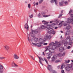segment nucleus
<instances>
[{
  "instance_id": "6",
  "label": "nucleus",
  "mask_w": 73,
  "mask_h": 73,
  "mask_svg": "<svg viewBox=\"0 0 73 73\" xmlns=\"http://www.w3.org/2000/svg\"><path fill=\"white\" fill-rule=\"evenodd\" d=\"M41 13L42 15H43V17H48V16H49V15H45V13H44V12H41Z\"/></svg>"
},
{
  "instance_id": "50",
  "label": "nucleus",
  "mask_w": 73,
  "mask_h": 73,
  "mask_svg": "<svg viewBox=\"0 0 73 73\" xmlns=\"http://www.w3.org/2000/svg\"><path fill=\"white\" fill-rule=\"evenodd\" d=\"M39 62H40V64H41V65H43V64H42V62H41V60H39Z\"/></svg>"
},
{
  "instance_id": "31",
  "label": "nucleus",
  "mask_w": 73,
  "mask_h": 73,
  "mask_svg": "<svg viewBox=\"0 0 73 73\" xmlns=\"http://www.w3.org/2000/svg\"><path fill=\"white\" fill-rule=\"evenodd\" d=\"M69 32V31H67L65 33V35H68Z\"/></svg>"
},
{
  "instance_id": "62",
  "label": "nucleus",
  "mask_w": 73,
  "mask_h": 73,
  "mask_svg": "<svg viewBox=\"0 0 73 73\" xmlns=\"http://www.w3.org/2000/svg\"><path fill=\"white\" fill-rule=\"evenodd\" d=\"M70 62V60H68L67 61V63H69Z\"/></svg>"
},
{
  "instance_id": "56",
  "label": "nucleus",
  "mask_w": 73,
  "mask_h": 73,
  "mask_svg": "<svg viewBox=\"0 0 73 73\" xmlns=\"http://www.w3.org/2000/svg\"><path fill=\"white\" fill-rule=\"evenodd\" d=\"M71 17H73V14L70 15Z\"/></svg>"
},
{
  "instance_id": "33",
  "label": "nucleus",
  "mask_w": 73,
  "mask_h": 73,
  "mask_svg": "<svg viewBox=\"0 0 73 73\" xmlns=\"http://www.w3.org/2000/svg\"><path fill=\"white\" fill-rule=\"evenodd\" d=\"M35 42H37V41H38V38H35Z\"/></svg>"
},
{
  "instance_id": "58",
  "label": "nucleus",
  "mask_w": 73,
  "mask_h": 73,
  "mask_svg": "<svg viewBox=\"0 0 73 73\" xmlns=\"http://www.w3.org/2000/svg\"><path fill=\"white\" fill-rule=\"evenodd\" d=\"M53 23V21H52L50 22V23Z\"/></svg>"
},
{
  "instance_id": "19",
  "label": "nucleus",
  "mask_w": 73,
  "mask_h": 73,
  "mask_svg": "<svg viewBox=\"0 0 73 73\" xmlns=\"http://www.w3.org/2000/svg\"><path fill=\"white\" fill-rule=\"evenodd\" d=\"M71 27L70 26L68 25L66 26V29L67 30H69V29H70Z\"/></svg>"
},
{
  "instance_id": "49",
  "label": "nucleus",
  "mask_w": 73,
  "mask_h": 73,
  "mask_svg": "<svg viewBox=\"0 0 73 73\" xmlns=\"http://www.w3.org/2000/svg\"><path fill=\"white\" fill-rule=\"evenodd\" d=\"M64 21H61V23H59L58 24H59V25H60V24H62V23H64Z\"/></svg>"
},
{
  "instance_id": "46",
  "label": "nucleus",
  "mask_w": 73,
  "mask_h": 73,
  "mask_svg": "<svg viewBox=\"0 0 73 73\" xmlns=\"http://www.w3.org/2000/svg\"><path fill=\"white\" fill-rule=\"evenodd\" d=\"M72 11L73 10H72V9H70L69 12V14H70V13H71L72 12Z\"/></svg>"
},
{
  "instance_id": "7",
  "label": "nucleus",
  "mask_w": 73,
  "mask_h": 73,
  "mask_svg": "<svg viewBox=\"0 0 73 73\" xmlns=\"http://www.w3.org/2000/svg\"><path fill=\"white\" fill-rule=\"evenodd\" d=\"M24 28L26 29H27V31H28V30H29V27L27 23H26L24 26Z\"/></svg>"
},
{
  "instance_id": "52",
  "label": "nucleus",
  "mask_w": 73,
  "mask_h": 73,
  "mask_svg": "<svg viewBox=\"0 0 73 73\" xmlns=\"http://www.w3.org/2000/svg\"><path fill=\"white\" fill-rule=\"evenodd\" d=\"M47 44H48V43H45L43 44V45H46Z\"/></svg>"
},
{
  "instance_id": "21",
  "label": "nucleus",
  "mask_w": 73,
  "mask_h": 73,
  "mask_svg": "<svg viewBox=\"0 0 73 73\" xmlns=\"http://www.w3.org/2000/svg\"><path fill=\"white\" fill-rule=\"evenodd\" d=\"M48 66H49L47 67V68L48 67L49 70H51H51H52V66L50 65H48Z\"/></svg>"
},
{
  "instance_id": "29",
  "label": "nucleus",
  "mask_w": 73,
  "mask_h": 73,
  "mask_svg": "<svg viewBox=\"0 0 73 73\" xmlns=\"http://www.w3.org/2000/svg\"><path fill=\"white\" fill-rule=\"evenodd\" d=\"M39 60H40V61H41V60H42V61H44V60H43V59L41 57H39Z\"/></svg>"
},
{
  "instance_id": "44",
  "label": "nucleus",
  "mask_w": 73,
  "mask_h": 73,
  "mask_svg": "<svg viewBox=\"0 0 73 73\" xmlns=\"http://www.w3.org/2000/svg\"><path fill=\"white\" fill-rule=\"evenodd\" d=\"M64 3L65 5H67L68 4V2L67 1H66Z\"/></svg>"
},
{
  "instance_id": "11",
  "label": "nucleus",
  "mask_w": 73,
  "mask_h": 73,
  "mask_svg": "<svg viewBox=\"0 0 73 73\" xmlns=\"http://www.w3.org/2000/svg\"><path fill=\"white\" fill-rule=\"evenodd\" d=\"M3 66L1 64H0V73H3Z\"/></svg>"
},
{
  "instance_id": "38",
  "label": "nucleus",
  "mask_w": 73,
  "mask_h": 73,
  "mask_svg": "<svg viewBox=\"0 0 73 73\" xmlns=\"http://www.w3.org/2000/svg\"><path fill=\"white\" fill-rule=\"evenodd\" d=\"M43 1H44V0H40V1L39 2V4H41Z\"/></svg>"
},
{
  "instance_id": "34",
  "label": "nucleus",
  "mask_w": 73,
  "mask_h": 73,
  "mask_svg": "<svg viewBox=\"0 0 73 73\" xmlns=\"http://www.w3.org/2000/svg\"><path fill=\"white\" fill-rule=\"evenodd\" d=\"M62 14H60L58 17V18H60V17H62Z\"/></svg>"
},
{
  "instance_id": "4",
  "label": "nucleus",
  "mask_w": 73,
  "mask_h": 73,
  "mask_svg": "<svg viewBox=\"0 0 73 73\" xmlns=\"http://www.w3.org/2000/svg\"><path fill=\"white\" fill-rule=\"evenodd\" d=\"M66 42H68V41H70L68 42L69 44V45H72L73 44V42L72 41H70V36H68L66 39Z\"/></svg>"
},
{
  "instance_id": "13",
  "label": "nucleus",
  "mask_w": 73,
  "mask_h": 73,
  "mask_svg": "<svg viewBox=\"0 0 73 73\" xmlns=\"http://www.w3.org/2000/svg\"><path fill=\"white\" fill-rule=\"evenodd\" d=\"M59 50L60 52H63V50H64V47H60L59 48Z\"/></svg>"
},
{
  "instance_id": "10",
  "label": "nucleus",
  "mask_w": 73,
  "mask_h": 73,
  "mask_svg": "<svg viewBox=\"0 0 73 73\" xmlns=\"http://www.w3.org/2000/svg\"><path fill=\"white\" fill-rule=\"evenodd\" d=\"M32 34L33 35H36L38 33V31L36 30H33L32 31Z\"/></svg>"
},
{
  "instance_id": "36",
  "label": "nucleus",
  "mask_w": 73,
  "mask_h": 73,
  "mask_svg": "<svg viewBox=\"0 0 73 73\" xmlns=\"http://www.w3.org/2000/svg\"><path fill=\"white\" fill-rule=\"evenodd\" d=\"M52 56V53H51V54L49 53V54H48L47 56H48H48H50V57H51V56Z\"/></svg>"
},
{
  "instance_id": "2",
  "label": "nucleus",
  "mask_w": 73,
  "mask_h": 73,
  "mask_svg": "<svg viewBox=\"0 0 73 73\" xmlns=\"http://www.w3.org/2000/svg\"><path fill=\"white\" fill-rule=\"evenodd\" d=\"M51 26L49 25H47L46 28L47 29L48 32L49 34H52L55 35L56 33V31H54L53 29L51 28Z\"/></svg>"
},
{
  "instance_id": "20",
  "label": "nucleus",
  "mask_w": 73,
  "mask_h": 73,
  "mask_svg": "<svg viewBox=\"0 0 73 73\" xmlns=\"http://www.w3.org/2000/svg\"><path fill=\"white\" fill-rule=\"evenodd\" d=\"M66 23H67V24L66 23L64 24V26H66V25H69V23H70V22L69 21L68 22L67 21H66Z\"/></svg>"
},
{
  "instance_id": "43",
  "label": "nucleus",
  "mask_w": 73,
  "mask_h": 73,
  "mask_svg": "<svg viewBox=\"0 0 73 73\" xmlns=\"http://www.w3.org/2000/svg\"><path fill=\"white\" fill-rule=\"evenodd\" d=\"M30 57H31V58H32V59H33V60H35V58H34L31 55H30Z\"/></svg>"
},
{
  "instance_id": "16",
  "label": "nucleus",
  "mask_w": 73,
  "mask_h": 73,
  "mask_svg": "<svg viewBox=\"0 0 73 73\" xmlns=\"http://www.w3.org/2000/svg\"><path fill=\"white\" fill-rule=\"evenodd\" d=\"M51 62H54V61H55V60H56V57L54 56H53V57L51 58Z\"/></svg>"
},
{
  "instance_id": "60",
  "label": "nucleus",
  "mask_w": 73,
  "mask_h": 73,
  "mask_svg": "<svg viewBox=\"0 0 73 73\" xmlns=\"http://www.w3.org/2000/svg\"><path fill=\"white\" fill-rule=\"evenodd\" d=\"M60 66H57V68L58 69H60Z\"/></svg>"
},
{
  "instance_id": "17",
  "label": "nucleus",
  "mask_w": 73,
  "mask_h": 73,
  "mask_svg": "<svg viewBox=\"0 0 73 73\" xmlns=\"http://www.w3.org/2000/svg\"><path fill=\"white\" fill-rule=\"evenodd\" d=\"M64 45L65 46H66L69 45V43L67 42L66 41V42H64Z\"/></svg>"
},
{
  "instance_id": "47",
  "label": "nucleus",
  "mask_w": 73,
  "mask_h": 73,
  "mask_svg": "<svg viewBox=\"0 0 73 73\" xmlns=\"http://www.w3.org/2000/svg\"><path fill=\"white\" fill-rule=\"evenodd\" d=\"M65 54V52H64L62 54V56H64Z\"/></svg>"
},
{
  "instance_id": "54",
  "label": "nucleus",
  "mask_w": 73,
  "mask_h": 73,
  "mask_svg": "<svg viewBox=\"0 0 73 73\" xmlns=\"http://www.w3.org/2000/svg\"><path fill=\"white\" fill-rule=\"evenodd\" d=\"M55 43H54L56 44H58V42L57 41H55Z\"/></svg>"
},
{
  "instance_id": "14",
  "label": "nucleus",
  "mask_w": 73,
  "mask_h": 73,
  "mask_svg": "<svg viewBox=\"0 0 73 73\" xmlns=\"http://www.w3.org/2000/svg\"><path fill=\"white\" fill-rule=\"evenodd\" d=\"M4 47L6 50H8L9 49V47L7 45L5 46Z\"/></svg>"
},
{
  "instance_id": "63",
  "label": "nucleus",
  "mask_w": 73,
  "mask_h": 73,
  "mask_svg": "<svg viewBox=\"0 0 73 73\" xmlns=\"http://www.w3.org/2000/svg\"><path fill=\"white\" fill-rule=\"evenodd\" d=\"M52 25H56V24L55 23H53L52 24Z\"/></svg>"
},
{
  "instance_id": "42",
  "label": "nucleus",
  "mask_w": 73,
  "mask_h": 73,
  "mask_svg": "<svg viewBox=\"0 0 73 73\" xmlns=\"http://www.w3.org/2000/svg\"><path fill=\"white\" fill-rule=\"evenodd\" d=\"M5 57H1V60H3V59H5Z\"/></svg>"
},
{
  "instance_id": "28",
  "label": "nucleus",
  "mask_w": 73,
  "mask_h": 73,
  "mask_svg": "<svg viewBox=\"0 0 73 73\" xmlns=\"http://www.w3.org/2000/svg\"><path fill=\"white\" fill-rule=\"evenodd\" d=\"M57 56H58V57H61L62 56V54L61 53H59L58 54H57Z\"/></svg>"
},
{
  "instance_id": "30",
  "label": "nucleus",
  "mask_w": 73,
  "mask_h": 73,
  "mask_svg": "<svg viewBox=\"0 0 73 73\" xmlns=\"http://www.w3.org/2000/svg\"><path fill=\"white\" fill-rule=\"evenodd\" d=\"M59 5L60 6H63V3H62V2H60L59 3Z\"/></svg>"
},
{
  "instance_id": "5",
  "label": "nucleus",
  "mask_w": 73,
  "mask_h": 73,
  "mask_svg": "<svg viewBox=\"0 0 73 73\" xmlns=\"http://www.w3.org/2000/svg\"><path fill=\"white\" fill-rule=\"evenodd\" d=\"M57 48L54 47V46H53L51 48H50V50H49V52L50 53H53L54 52V50L56 49Z\"/></svg>"
},
{
  "instance_id": "48",
  "label": "nucleus",
  "mask_w": 73,
  "mask_h": 73,
  "mask_svg": "<svg viewBox=\"0 0 73 73\" xmlns=\"http://www.w3.org/2000/svg\"><path fill=\"white\" fill-rule=\"evenodd\" d=\"M44 24L45 25H46L48 24V23L45 22L44 23Z\"/></svg>"
},
{
  "instance_id": "39",
  "label": "nucleus",
  "mask_w": 73,
  "mask_h": 73,
  "mask_svg": "<svg viewBox=\"0 0 73 73\" xmlns=\"http://www.w3.org/2000/svg\"><path fill=\"white\" fill-rule=\"evenodd\" d=\"M65 66L64 65H62L61 66V69H62L63 68H64V67Z\"/></svg>"
},
{
  "instance_id": "25",
  "label": "nucleus",
  "mask_w": 73,
  "mask_h": 73,
  "mask_svg": "<svg viewBox=\"0 0 73 73\" xmlns=\"http://www.w3.org/2000/svg\"><path fill=\"white\" fill-rule=\"evenodd\" d=\"M36 44H38V45H37V46H38V47H41V44L38 43H37Z\"/></svg>"
},
{
  "instance_id": "22",
  "label": "nucleus",
  "mask_w": 73,
  "mask_h": 73,
  "mask_svg": "<svg viewBox=\"0 0 73 73\" xmlns=\"http://www.w3.org/2000/svg\"><path fill=\"white\" fill-rule=\"evenodd\" d=\"M68 20H70V23H72V22H73V18H72L70 19V18H68Z\"/></svg>"
},
{
  "instance_id": "26",
  "label": "nucleus",
  "mask_w": 73,
  "mask_h": 73,
  "mask_svg": "<svg viewBox=\"0 0 73 73\" xmlns=\"http://www.w3.org/2000/svg\"><path fill=\"white\" fill-rule=\"evenodd\" d=\"M68 68H71L72 67V65L70 64H68Z\"/></svg>"
},
{
  "instance_id": "9",
  "label": "nucleus",
  "mask_w": 73,
  "mask_h": 73,
  "mask_svg": "<svg viewBox=\"0 0 73 73\" xmlns=\"http://www.w3.org/2000/svg\"><path fill=\"white\" fill-rule=\"evenodd\" d=\"M13 58L15 59H19V56H18L16 54H15L13 56Z\"/></svg>"
},
{
  "instance_id": "57",
  "label": "nucleus",
  "mask_w": 73,
  "mask_h": 73,
  "mask_svg": "<svg viewBox=\"0 0 73 73\" xmlns=\"http://www.w3.org/2000/svg\"><path fill=\"white\" fill-rule=\"evenodd\" d=\"M61 73H64V70H62L61 71Z\"/></svg>"
},
{
  "instance_id": "3",
  "label": "nucleus",
  "mask_w": 73,
  "mask_h": 73,
  "mask_svg": "<svg viewBox=\"0 0 73 73\" xmlns=\"http://www.w3.org/2000/svg\"><path fill=\"white\" fill-rule=\"evenodd\" d=\"M55 43H54V42H51L49 44L50 46H52V47L54 46V48H58V47H60L61 46V43H59L57 45V46L55 45Z\"/></svg>"
},
{
  "instance_id": "15",
  "label": "nucleus",
  "mask_w": 73,
  "mask_h": 73,
  "mask_svg": "<svg viewBox=\"0 0 73 73\" xmlns=\"http://www.w3.org/2000/svg\"><path fill=\"white\" fill-rule=\"evenodd\" d=\"M12 66L13 67H15V68H17V67H18V65L17 64H15V63L13 62L12 64Z\"/></svg>"
},
{
  "instance_id": "64",
  "label": "nucleus",
  "mask_w": 73,
  "mask_h": 73,
  "mask_svg": "<svg viewBox=\"0 0 73 73\" xmlns=\"http://www.w3.org/2000/svg\"><path fill=\"white\" fill-rule=\"evenodd\" d=\"M42 23H45V22H46L45 21H42Z\"/></svg>"
},
{
  "instance_id": "37",
  "label": "nucleus",
  "mask_w": 73,
  "mask_h": 73,
  "mask_svg": "<svg viewBox=\"0 0 73 73\" xmlns=\"http://www.w3.org/2000/svg\"><path fill=\"white\" fill-rule=\"evenodd\" d=\"M60 61L59 60H57L56 61H55V63H57V62H60Z\"/></svg>"
},
{
  "instance_id": "12",
  "label": "nucleus",
  "mask_w": 73,
  "mask_h": 73,
  "mask_svg": "<svg viewBox=\"0 0 73 73\" xmlns=\"http://www.w3.org/2000/svg\"><path fill=\"white\" fill-rule=\"evenodd\" d=\"M54 1L55 3V4L57 5V0H52L50 1L51 3H53Z\"/></svg>"
},
{
  "instance_id": "27",
  "label": "nucleus",
  "mask_w": 73,
  "mask_h": 73,
  "mask_svg": "<svg viewBox=\"0 0 73 73\" xmlns=\"http://www.w3.org/2000/svg\"><path fill=\"white\" fill-rule=\"evenodd\" d=\"M44 61H45L46 64H48V61L47 60H46V59L45 58V57L44 58Z\"/></svg>"
},
{
  "instance_id": "53",
  "label": "nucleus",
  "mask_w": 73,
  "mask_h": 73,
  "mask_svg": "<svg viewBox=\"0 0 73 73\" xmlns=\"http://www.w3.org/2000/svg\"><path fill=\"white\" fill-rule=\"evenodd\" d=\"M71 47L70 46H68L67 47V49H70Z\"/></svg>"
},
{
  "instance_id": "18",
  "label": "nucleus",
  "mask_w": 73,
  "mask_h": 73,
  "mask_svg": "<svg viewBox=\"0 0 73 73\" xmlns=\"http://www.w3.org/2000/svg\"><path fill=\"white\" fill-rule=\"evenodd\" d=\"M47 27V26L46 27V26H45L44 25H42L40 27V28L41 29H45V28H46Z\"/></svg>"
},
{
  "instance_id": "32",
  "label": "nucleus",
  "mask_w": 73,
  "mask_h": 73,
  "mask_svg": "<svg viewBox=\"0 0 73 73\" xmlns=\"http://www.w3.org/2000/svg\"><path fill=\"white\" fill-rule=\"evenodd\" d=\"M38 16L39 18H41V14L40 13H39V14L38 15Z\"/></svg>"
},
{
  "instance_id": "23",
  "label": "nucleus",
  "mask_w": 73,
  "mask_h": 73,
  "mask_svg": "<svg viewBox=\"0 0 73 73\" xmlns=\"http://www.w3.org/2000/svg\"><path fill=\"white\" fill-rule=\"evenodd\" d=\"M50 45L47 47L46 48V49H47L48 50H49H49H50Z\"/></svg>"
},
{
  "instance_id": "8",
  "label": "nucleus",
  "mask_w": 73,
  "mask_h": 73,
  "mask_svg": "<svg viewBox=\"0 0 73 73\" xmlns=\"http://www.w3.org/2000/svg\"><path fill=\"white\" fill-rule=\"evenodd\" d=\"M47 69H48V70H49V71H50V72H51V73H57V72L54 70H49V68L48 67H47Z\"/></svg>"
},
{
  "instance_id": "1",
  "label": "nucleus",
  "mask_w": 73,
  "mask_h": 73,
  "mask_svg": "<svg viewBox=\"0 0 73 73\" xmlns=\"http://www.w3.org/2000/svg\"><path fill=\"white\" fill-rule=\"evenodd\" d=\"M50 38H51V35H47L44 37V38L43 39L40 38L38 42L41 44H44L45 42V41H46L47 39H50Z\"/></svg>"
},
{
  "instance_id": "61",
  "label": "nucleus",
  "mask_w": 73,
  "mask_h": 73,
  "mask_svg": "<svg viewBox=\"0 0 73 73\" xmlns=\"http://www.w3.org/2000/svg\"><path fill=\"white\" fill-rule=\"evenodd\" d=\"M57 28H58V27H55L54 29H57Z\"/></svg>"
},
{
  "instance_id": "45",
  "label": "nucleus",
  "mask_w": 73,
  "mask_h": 73,
  "mask_svg": "<svg viewBox=\"0 0 73 73\" xmlns=\"http://www.w3.org/2000/svg\"><path fill=\"white\" fill-rule=\"evenodd\" d=\"M51 58V56H49L47 58V59H48V60H49L50 58Z\"/></svg>"
},
{
  "instance_id": "41",
  "label": "nucleus",
  "mask_w": 73,
  "mask_h": 73,
  "mask_svg": "<svg viewBox=\"0 0 73 73\" xmlns=\"http://www.w3.org/2000/svg\"><path fill=\"white\" fill-rule=\"evenodd\" d=\"M32 44L33 45H35L36 46H37V44L36 43H32Z\"/></svg>"
},
{
  "instance_id": "59",
  "label": "nucleus",
  "mask_w": 73,
  "mask_h": 73,
  "mask_svg": "<svg viewBox=\"0 0 73 73\" xmlns=\"http://www.w3.org/2000/svg\"><path fill=\"white\" fill-rule=\"evenodd\" d=\"M36 9H34V11L35 13H36L37 12H36Z\"/></svg>"
},
{
  "instance_id": "55",
  "label": "nucleus",
  "mask_w": 73,
  "mask_h": 73,
  "mask_svg": "<svg viewBox=\"0 0 73 73\" xmlns=\"http://www.w3.org/2000/svg\"><path fill=\"white\" fill-rule=\"evenodd\" d=\"M33 4L34 6H35L36 5V2H34Z\"/></svg>"
},
{
  "instance_id": "24",
  "label": "nucleus",
  "mask_w": 73,
  "mask_h": 73,
  "mask_svg": "<svg viewBox=\"0 0 73 73\" xmlns=\"http://www.w3.org/2000/svg\"><path fill=\"white\" fill-rule=\"evenodd\" d=\"M29 17L30 19H32V18L33 17V14H32L29 16Z\"/></svg>"
},
{
  "instance_id": "51",
  "label": "nucleus",
  "mask_w": 73,
  "mask_h": 73,
  "mask_svg": "<svg viewBox=\"0 0 73 73\" xmlns=\"http://www.w3.org/2000/svg\"><path fill=\"white\" fill-rule=\"evenodd\" d=\"M27 39L28 40V41H30V39H29V37H27Z\"/></svg>"
},
{
  "instance_id": "40",
  "label": "nucleus",
  "mask_w": 73,
  "mask_h": 73,
  "mask_svg": "<svg viewBox=\"0 0 73 73\" xmlns=\"http://www.w3.org/2000/svg\"><path fill=\"white\" fill-rule=\"evenodd\" d=\"M31 5L29 3L28 4V7L29 8V9H30V8H31Z\"/></svg>"
},
{
  "instance_id": "35",
  "label": "nucleus",
  "mask_w": 73,
  "mask_h": 73,
  "mask_svg": "<svg viewBox=\"0 0 73 73\" xmlns=\"http://www.w3.org/2000/svg\"><path fill=\"white\" fill-rule=\"evenodd\" d=\"M66 71H69V70H70V69L68 67L67 68H66Z\"/></svg>"
}]
</instances>
